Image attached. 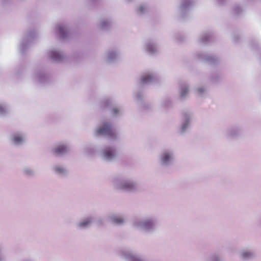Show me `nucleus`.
Wrapping results in <instances>:
<instances>
[{
  "mask_svg": "<svg viewBox=\"0 0 261 261\" xmlns=\"http://www.w3.org/2000/svg\"><path fill=\"white\" fill-rule=\"evenodd\" d=\"M157 78L155 74L152 72H147L142 75L141 82L143 84H149L154 82Z\"/></svg>",
  "mask_w": 261,
  "mask_h": 261,
  "instance_id": "15",
  "label": "nucleus"
},
{
  "mask_svg": "<svg viewBox=\"0 0 261 261\" xmlns=\"http://www.w3.org/2000/svg\"><path fill=\"white\" fill-rule=\"evenodd\" d=\"M3 250V247L2 245H0V261H4V258L1 256Z\"/></svg>",
  "mask_w": 261,
  "mask_h": 261,
  "instance_id": "34",
  "label": "nucleus"
},
{
  "mask_svg": "<svg viewBox=\"0 0 261 261\" xmlns=\"http://www.w3.org/2000/svg\"><path fill=\"white\" fill-rule=\"evenodd\" d=\"M12 142L15 145H20L25 142L26 135L22 132H15L11 136Z\"/></svg>",
  "mask_w": 261,
  "mask_h": 261,
  "instance_id": "10",
  "label": "nucleus"
},
{
  "mask_svg": "<svg viewBox=\"0 0 261 261\" xmlns=\"http://www.w3.org/2000/svg\"><path fill=\"white\" fill-rule=\"evenodd\" d=\"M69 150V145L64 143H61L55 145L52 149L53 153L61 155L67 153Z\"/></svg>",
  "mask_w": 261,
  "mask_h": 261,
  "instance_id": "13",
  "label": "nucleus"
},
{
  "mask_svg": "<svg viewBox=\"0 0 261 261\" xmlns=\"http://www.w3.org/2000/svg\"><path fill=\"white\" fill-rule=\"evenodd\" d=\"M55 172L58 174H64L66 173V168L61 165H57L54 167Z\"/></svg>",
  "mask_w": 261,
  "mask_h": 261,
  "instance_id": "24",
  "label": "nucleus"
},
{
  "mask_svg": "<svg viewBox=\"0 0 261 261\" xmlns=\"http://www.w3.org/2000/svg\"><path fill=\"white\" fill-rule=\"evenodd\" d=\"M116 156V150L113 146L105 147L101 152L102 159L107 161L113 160Z\"/></svg>",
  "mask_w": 261,
  "mask_h": 261,
  "instance_id": "7",
  "label": "nucleus"
},
{
  "mask_svg": "<svg viewBox=\"0 0 261 261\" xmlns=\"http://www.w3.org/2000/svg\"><path fill=\"white\" fill-rule=\"evenodd\" d=\"M94 135L96 137L101 135L105 136L111 139H115L117 136V133L114 129L112 124L107 121L103 122L100 126L94 129Z\"/></svg>",
  "mask_w": 261,
  "mask_h": 261,
  "instance_id": "3",
  "label": "nucleus"
},
{
  "mask_svg": "<svg viewBox=\"0 0 261 261\" xmlns=\"http://www.w3.org/2000/svg\"><path fill=\"white\" fill-rule=\"evenodd\" d=\"M192 117L193 115L191 113L186 112L184 114L182 117L181 126L179 130L180 133H185L189 128Z\"/></svg>",
  "mask_w": 261,
  "mask_h": 261,
  "instance_id": "5",
  "label": "nucleus"
},
{
  "mask_svg": "<svg viewBox=\"0 0 261 261\" xmlns=\"http://www.w3.org/2000/svg\"><path fill=\"white\" fill-rule=\"evenodd\" d=\"M24 45L23 43H22L20 45V48H21L20 49L22 51V50H23V48H24Z\"/></svg>",
  "mask_w": 261,
  "mask_h": 261,
  "instance_id": "36",
  "label": "nucleus"
},
{
  "mask_svg": "<svg viewBox=\"0 0 261 261\" xmlns=\"http://www.w3.org/2000/svg\"><path fill=\"white\" fill-rule=\"evenodd\" d=\"M112 184L115 189L128 192L136 191L138 187L137 183L134 180L122 177L113 178Z\"/></svg>",
  "mask_w": 261,
  "mask_h": 261,
  "instance_id": "2",
  "label": "nucleus"
},
{
  "mask_svg": "<svg viewBox=\"0 0 261 261\" xmlns=\"http://www.w3.org/2000/svg\"><path fill=\"white\" fill-rule=\"evenodd\" d=\"M110 103H111V101H110V100H109V99H107V100H105L104 101H103V103L105 106H109Z\"/></svg>",
  "mask_w": 261,
  "mask_h": 261,
  "instance_id": "35",
  "label": "nucleus"
},
{
  "mask_svg": "<svg viewBox=\"0 0 261 261\" xmlns=\"http://www.w3.org/2000/svg\"><path fill=\"white\" fill-rule=\"evenodd\" d=\"M205 91V89L203 87H200L197 88V92L199 95H201Z\"/></svg>",
  "mask_w": 261,
  "mask_h": 261,
  "instance_id": "32",
  "label": "nucleus"
},
{
  "mask_svg": "<svg viewBox=\"0 0 261 261\" xmlns=\"http://www.w3.org/2000/svg\"><path fill=\"white\" fill-rule=\"evenodd\" d=\"M107 219L108 221L116 224H122L125 220L122 216L118 214H110L107 217Z\"/></svg>",
  "mask_w": 261,
  "mask_h": 261,
  "instance_id": "14",
  "label": "nucleus"
},
{
  "mask_svg": "<svg viewBox=\"0 0 261 261\" xmlns=\"http://www.w3.org/2000/svg\"><path fill=\"white\" fill-rule=\"evenodd\" d=\"M55 33L59 37L65 39L68 35L67 26L64 24L58 23L55 28Z\"/></svg>",
  "mask_w": 261,
  "mask_h": 261,
  "instance_id": "11",
  "label": "nucleus"
},
{
  "mask_svg": "<svg viewBox=\"0 0 261 261\" xmlns=\"http://www.w3.org/2000/svg\"><path fill=\"white\" fill-rule=\"evenodd\" d=\"M112 112L114 116H118L122 114L123 109L121 107H115L113 108Z\"/></svg>",
  "mask_w": 261,
  "mask_h": 261,
  "instance_id": "25",
  "label": "nucleus"
},
{
  "mask_svg": "<svg viewBox=\"0 0 261 261\" xmlns=\"http://www.w3.org/2000/svg\"><path fill=\"white\" fill-rule=\"evenodd\" d=\"M47 55L49 59L56 62H61L65 59L64 53L56 48L50 49L47 53Z\"/></svg>",
  "mask_w": 261,
  "mask_h": 261,
  "instance_id": "6",
  "label": "nucleus"
},
{
  "mask_svg": "<svg viewBox=\"0 0 261 261\" xmlns=\"http://www.w3.org/2000/svg\"><path fill=\"white\" fill-rule=\"evenodd\" d=\"M136 96H137V99H140V102H141L142 100L143 99V94L142 93H138L137 94Z\"/></svg>",
  "mask_w": 261,
  "mask_h": 261,
  "instance_id": "33",
  "label": "nucleus"
},
{
  "mask_svg": "<svg viewBox=\"0 0 261 261\" xmlns=\"http://www.w3.org/2000/svg\"><path fill=\"white\" fill-rule=\"evenodd\" d=\"M204 259L205 261H223L222 257L217 253H213L206 256Z\"/></svg>",
  "mask_w": 261,
  "mask_h": 261,
  "instance_id": "20",
  "label": "nucleus"
},
{
  "mask_svg": "<svg viewBox=\"0 0 261 261\" xmlns=\"http://www.w3.org/2000/svg\"><path fill=\"white\" fill-rule=\"evenodd\" d=\"M110 24V21L108 19L103 18L100 20V27L101 29H106Z\"/></svg>",
  "mask_w": 261,
  "mask_h": 261,
  "instance_id": "26",
  "label": "nucleus"
},
{
  "mask_svg": "<svg viewBox=\"0 0 261 261\" xmlns=\"http://www.w3.org/2000/svg\"><path fill=\"white\" fill-rule=\"evenodd\" d=\"M240 255L244 259H250L253 257L254 253L250 250H243L240 252Z\"/></svg>",
  "mask_w": 261,
  "mask_h": 261,
  "instance_id": "19",
  "label": "nucleus"
},
{
  "mask_svg": "<svg viewBox=\"0 0 261 261\" xmlns=\"http://www.w3.org/2000/svg\"><path fill=\"white\" fill-rule=\"evenodd\" d=\"M158 223L157 219L153 217L137 218L133 220L132 226L138 230L150 232L155 230Z\"/></svg>",
  "mask_w": 261,
  "mask_h": 261,
  "instance_id": "1",
  "label": "nucleus"
},
{
  "mask_svg": "<svg viewBox=\"0 0 261 261\" xmlns=\"http://www.w3.org/2000/svg\"><path fill=\"white\" fill-rule=\"evenodd\" d=\"M209 37H210L209 34H208V33L203 34L200 38V42H201L202 43H206Z\"/></svg>",
  "mask_w": 261,
  "mask_h": 261,
  "instance_id": "30",
  "label": "nucleus"
},
{
  "mask_svg": "<svg viewBox=\"0 0 261 261\" xmlns=\"http://www.w3.org/2000/svg\"><path fill=\"white\" fill-rule=\"evenodd\" d=\"M23 173L27 176L33 175L34 173V170L31 167H25L23 169Z\"/></svg>",
  "mask_w": 261,
  "mask_h": 261,
  "instance_id": "29",
  "label": "nucleus"
},
{
  "mask_svg": "<svg viewBox=\"0 0 261 261\" xmlns=\"http://www.w3.org/2000/svg\"><path fill=\"white\" fill-rule=\"evenodd\" d=\"M96 217L93 216H89L84 218L77 224L78 227L81 228H86L89 227L94 221Z\"/></svg>",
  "mask_w": 261,
  "mask_h": 261,
  "instance_id": "16",
  "label": "nucleus"
},
{
  "mask_svg": "<svg viewBox=\"0 0 261 261\" xmlns=\"http://www.w3.org/2000/svg\"><path fill=\"white\" fill-rule=\"evenodd\" d=\"M120 255L122 258L127 261H143L140 256L128 250L121 251Z\"/></svg>",
  "mask_w": 261,
  "mask_h": 261,
  "instance_id": "12",
  "label": "nucleus"
},
{
  "mask_svg": "<svg viewBox=\"0 0 261 261\" xmlns=\"http://www.w3.org/2000/svg\"><path fill=\"white\" fill-rule=\"evenodd\" d=\"M143 49L147 54L153 55L158 53V46L155 40H149L145 43Z\"/></svg>",
  "mask_w": 261,
  "mask_h": 261,
  "instance_id": "8",
  "label": "nucleus"
},
{
  "mask_svg": "<svg viewBox=\"0 0 261 261\" xmlns=\"http://www.w3.org/2000/svg\"><path fill=\"white\" fill-rule=\"evenodd\" d=\"M83 151L88 155H92L96 153L97 149L93 146H87L84 148Z\"/></svg>",
  "mask_w": 261,
  "mask_h": 261,
  "instance_id": "23",
  "label": "nucleus"
},
{
  "mask_svg": "<svg viewBox=\"0 0 261 261\" xmlns=\"http://www.w3.org/2000/svg\"><path fill=\"white\" fill-rule=\"evenodd\" d=\"M201 59L203 60H205L206 61L210 62L212 63H214L215 62L213 60H215V58L212 56L206 55L205 58L200 57Z\"/></svg>",
  "mask_w": 261,
  "mask_h": 261,
  "instance_id": "31",
  "label": "nucleus"
},
{
  "mask_svg": "<svg viewBox=\"0 0 261 261\" xmlns=\"http://www.w3.org/2000/svg\"><path fill=\"white\" fill-rule=\"evenodd\" d=\"M148 9V6L146 4H141L139 6L137 12L139 14H143L145 13Z\"/></svg>",
  "mask_w": 261,
  "mask_h": 261,
  "instance_id": "27",
  "label": "nucleus"
},
{
  "mask_svg": "<svg viewBox=\"0 0 261 261\" xmlns=\"http://www.w3.org/2000/svg\"><path fill=\"white\" fill-rule=\"evenodd\" d=\"M189 93V87L186 84L181 85L180 90V96L181 98H186Z\"/></svg>",
  "mask_w": 261,
  "mask_h": 261,
  "instance_id": "21",
  "label": "nucleus"
},
{
  "mask_svg": "<svg viewBox=\"0 0 261 261\" xmlns=\"http://www.w3.org/2000/svg\"><path fill=\"white\" fill-rule=\"evenodd\" d=\"M34 80L39 83H44L46 79V74L42 71H36L33 75Z\"/></svg>",
  "mask_w": 261,
  "mask_h": 261,
  "instance_id": "17",
  "label": "nucleus"
},
{
  "mask_svg": "<svg viewBox=\"0 0 261 261\" xmlns=\"http://www.w3.org/2000/svg\"><path fill=\"white\" fill-rule=\"evenodd\" d=\"M7 113V107L5 103L0 102V115H4Z\"/></svg>",
  "mask_w": 261,
  "mask_h": 261,
  "instance_id": "28",
  "label": "nucleus"
},
{
  "mask_svg": "<svg viewBox=\"0 0 261 261\" xmlns=\"http://www.w3.org/2000/svg\"><path fill=\"white\" fill-rule=\"evenodd\" d=\"M118 57V53L115 50H110L106 54V60L109 63L115 61Z\"/></svg>",
  "mask_w": 261,
  "mask_h": 261,
  "instance_id": "18",
  "label": "nucleus"
},
{
  "mask_svg": "<svg viewBox=\"0 0 261 261\" xmlns=\"http://www.w3.org/2000/svg\"><path fill=\"white\" fill-rule=\"evenodd\" d=\"M192 0H182L180 9L182 11L188 9L193 5Z\"/></svg>",
  "mask_w": 261,
  "mask_h": 261,
  "instance_id": "22",
  "label": "nucleus"
},
{
  "mask_svg": "<svg viewBox=\"0 0 261 261\" xmlns=\"http://www.w3.org/2000/svg\"><path fill=\"white\" fill-rule=\"evenodd\" d=\"M175 159V153L172 149L162 150L159 155V163L163 167H169L172 165Z\"/></svg>",
  "mask_w": 261,
  "mask_h": 261,
  "instance_id": "4",
  "label": "nucleus"
},
{
  "mask_svg": "<svg viewBox=\"0 0 261 261\" xmlns=\"http://www.w3.org/2000/svg\"><path fill=\"white\" fill-rule=\"evenodd\" d=\"M242 129L240 126H233L228 128L225 133L228 139H236L241 136Z\"/></svg>",
  "mask_w": 261,
  "mask_h": 261,
  "instance_id": "9",
  "label": "nucleus"
}]
</instances>
